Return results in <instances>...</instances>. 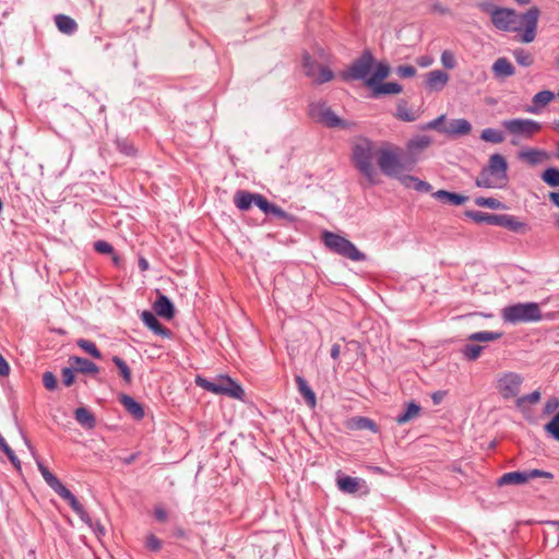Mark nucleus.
Masks as SVG:
<instances>
[{"mask_svg": "<svg viewBox=\"0 0 559 559\" xmlns=\"http://www.w3.org/2000/svg\"><path fill=\"white\" fill-rule=\"evenodd\" d=\"M322 239L326 248L332 252L345 257L352 261L360 262L367 259L366 254L347 238L332 231H323Z\"/></svg>", "mask_w": 559, "mask_h": 559, "instance_id": "0eeeda50", "label": "nucleus"}, {"mask_svg": "<svg viewBox=\"0 0 559 559\" xmlns=\"http://www.w3.org/2000/svg\"><path fill=\"white\" fill-rule=\"evenodd\" d=\"M476 7L490 15L491 23L497 29L518 33L519 40L524 44H530L536 38L540 16L538 7L533 5L524 13H518L512 8L497 7L491 1L478 2Z\"/></svg>", "mask_w": 559, "mask_h": 559, "instance_id": "f03ea898", "label": "nucleus"}, {"mask_svg": "<svg viewBox=\"0 0 559 559\" xmlns=\"http://www.w3.org/2000/svg\"><path fill=\"white\" fill-rule=\"evenodd\" d=\"M154 514L156 520L159 522H165L168 518L166 510L163 508H155Z\"/></svg>", "mask_w": 559, "mask_h": 559, "instance_id": "69168bd1", "label": "nucleus"}, {"mask_svg": "<svg viewBox=\"0 0 559 559\" xmlns=\"http://www.w3.org/2000/svg\"><path fill=\"white\" fill-rule=\"evenodd\" d=\"M513 57L518 64L522 67H531L534 63L533 55L523 48H516L513 50Z\"/></svg>", "mask_w": 559, "mask_h": 559, "instance_id": "58836bf2", "label": "nucleus"}, {"mask_svg": "<svg viewBox=\"0 0 559 559\" xmlns=\"http://www.w3.org/2000/svg\"><path fill=\"white\" fill-rule=\"evenodd\" d=\"M119 402L123 405L126 411L133 416L134 419L141 420L145 416L143 406L128 394H121Z\"/></svg>", "mask_w": 559, "mask_h": 559, "instance_id": "6ab92c4d", "label": "nucleus"}, {"mask_svg": "<svg viewBox=\"0 0 559 559\" xmlns=\"http://www.w3.org/2000/svg\"><path fill=\"white\" fill-rule=\"evenodd\" d=\"M310 116L328 128L347 129L350 122L340 118L325 103L312 104Z\"/></svg>", "mask_w": 559, "mask_h": 559, "instance_id": "1a4fd4ad", "label": "nucleus"}, {"mask_svg": "<svg viewBox=\"0 0 559 559\" xmlns=\"http://www.w3.org/2000/svg\"><path fill=\"white\" fill-rule=\"evenodd\" d=\"M141 320L142 322L152 330L156 335H159L162 337L169 338L171 336V331L164 326L156 318V316L148 311L144 310L141 313Z\"/></svg>", "mask_w": 559, "mask_h": 559, "instance_id": "ddd939ff", "label": "nucleus"}, {"mask_svg": "<svg viewBox=\"0 0 559 559\" xmlns=\"http://www.w3.org/2000/svg\"><path fill=\"white\" fill-rule=\"evenodd\" d=\"M508 169L509 165L506 157L498 153L492 154L487 166L483 167L476 177L475 185L485 189L506 188L509 183Z\"/></svg>", "mask_w": 559, "mask_h": 559, "instance_id": "7ed1b4c3", "label": "nucleus"}, {"mask_svg": "<svg viewBox=\"0 0 559 559\" xmlns=\"http://www.w3.org/2000/svg\"><path fill=\"white\" fill-rule=\"evenodd\" d=\"M146 547L152 551H158L162 548V542L155 535H150L146 538Z\"/></svg>", "mask_w": 559, "mask_h": 559, "instance_id": "e2e57ef3", "label": "nucleus"}, {"mask_svg": "<svg viewBox=\"0 0 559 559\" xmlns=\"http://www.w3.org/2000/svg\"><path fill=\"white\" fill-rule=\"evenodd\" d=\"M484 346L481 345H476V344H466L464 345V347L461 349V353L462 355L468 359V360H476L481 352L484 350Z\"/></svg>", "mask_w": 559, "mask_h": 559, "instance_id": "c03bdc74", "label": "nucleus"}, {"mask_svg": "<svg viewBox=\"0 0 559 559\" xmlns=\"http://www.w3.org/2000/svg\"><path fill=\"white\" fill-rule=\"evenodd\" d=\"M421 407L416 402L412 401L407 403L406 408L403 413L399 414L395 418V421L399 425H404L415 418H417L420 414Z\"/></svg>", "mask_w": 559, "mask_h": 559, "instance_id": "bb28decb", "label": "nucleus"}, {"mask_svg": "<svg viewBox=\"0 0 559 559\" xmlns=\"http://www.w3.org/2000/svg\"><path fill=\"white\" fill-rule=\"evenodd\" d=\"M10 373V366L4 357L0 354V376L7 377Z\"/></svg>", "mask_w": 559, "mask_h": 559, "instance_id": "0e129e2a", "label": "nucleus"}, {"mask_svg": "<svg viewBox=\"0 0 559 559\" xmlns=\"http://www.w3.org/2000/svg\"><path fill=\"white\" fill-rule=\"evenodd\" d=\"M395 71L396 74L403 79L413 78L416 74V68L411 64L399 66Z\"/></svg>", "mask_w": 559, "mask_h": 559, "instance_id": "5fc2aeb1", "label": "nucleus"}, {"mask_svg": "<svg viewBox=\"0 0 559 559\" xmlns=\"http://www.w3.org/2000/svg\"><path fill=\"white\" fill-rule=\"evenodd\" d=\"M347 427L352 430H370L374 433L378 432L377 424L372 419L362 416L353 417L348 421Z\"/></svg>", "mask_w": 559, "mask_h": 559, "instance_id": "a878e982", "label": "nucleus"}, {"mask_svg": "<svg viewBox=\"0 0 559 559\" xmlns=\"http://www.w3.org/2000/svg\"><path fill=\"white\" fill-rule=\"evenodd\" d=\"M55 23L59 32L66 35H73L78 31V23L66 14L55 15Z\"/></svg>", "mask_w": 559, "mask_h": 559, "instance_id": "412c9836", "label": "nucleus"}, {"mask_svg": "<svg viewBox=\"0 0 559 559\" xmlns=\"http://www.w3.org/2000/svg\"><path fill=\"white\" fill-rule=\"evenodd\" d=\"M492 72L496 78H508L515 73L513 64L504 57L498 58L492 64Z\"/></svg>", "mask_w": 559, "mask_h": 559, "instance_id": "4be33fe9", "label": "nucleus"}, {"mask_svg": "<svg viewBox=\"0 0 559 559\" xmlns=\"http://www.w3.org/2000/svg\"><path fill=\"white\" fill-rule=\"evenodd\" d=\"M475 204L481 207H487L491 210H504L506 205L495 198H485L478 197L475 199Z\"/></svg>", "mask_w": 559, "mask_h": 559, "instance_id": "79ce46f5", "label": "nucleus"}, {"mask_svg": "<svg viewBox=\"0 0 559 559\" xmlns=\"http://www.w3.org/2000/svg\"><path fill=\"white\" fill-rule=\"evenodd\" d=\"M43 384L49 391H55L58 388L57 377L51 371L43 373Z\"/></svg>", "mask_w": 559, "mask_h": 559, "instance_id": "8fccbe9b", "label": "nucleus"}, {"mask_svg": "<svg viewBox=\"0 0 559 559\" xmlns=\"http://www.w3.org/2000/svg\"><path fill=\"white\" fill-rule=\"evenodd\" d=\"M519 158L531 166H536L549 160L551 155L540 148H523L519 152Z\"/></svg>", "mask_w": 559, "mask_h": 559, "instance_id": "f8f14e48", "label": "nucleus"}, {"mask_svg": "<svg viewBox=\"0 0 559 559\" xmlns=\"http://www.w3.org/2000/svg\"><path fill=\"white\" fill-rule=\"evenodd\" d=\"M75 369L70 365V367H64L61 370L62 374V382L66 386H71L74 383L75 377H74Z\"/></svg>", "mask_w": 559, "mask_h": 559, "instance_id": "603ef678", "label": "nucleus"}, {"mask_svg": "<svg viewBox=\"0 0 559 559\" xmlns=\"http://www.w3.org/2000/svg\"><path fill=\"white\" fill-rule=\"evenodd\" d=\"M427 129H436L439 132L449 135V136H464L467 135L472 130V124L468 120L461 119H452L447 120L444 115L439 116L438 118L431 120L426 126Z\"/></svg>", "mask_w": 559, "mask_h": 559, "instance_id": "6e6552de", "label": "nucleus"}, {"mask_svg": "<svg viewBox=\"0 0 559 559\" xmlns=\"http://www.w3.org/2000/svg\"><path fill=\"white\" fill-rule=\"evenodd\" d=\"M38 471L40 472L43 478L47 483V485L53 490H58L63 484L60 481V479L52 474L47 466L44 465V463L40 460H36Z\"/></svg>", "mask_w": 559, "mask_h": 559, "instance_id": "473e14b6", "label": "nucleus"}, {"mask_svg": "<svg viewBox=\"0 0 559 559\" xmlns=\"http://www.w3.org/2000/svg\"><path fill=\"white\" fill-rule=\"evenodd\" d=\"M318 67H319V75L316 80V82L318 84H323V83H326V82H330L333 80L334 73L330 68H328L325 66H318Z\"/></svg>", "mask_w": 559, "mask_h": 559, "instance_id": "09e8293b", "label": "nucleus"}, {"mask_svg": "<svg viewBox=\"0 0 559 559\" xmlns=\"http://www.w3.org/2000/svg\"><path fill=\"white\" fill-rule=\"evenodd\" d=\"M465 215L477 224L498 226L499 214H491L481 211H466Z\"/></svg>", "mask_w": 559, "mask_h": 559, "instance_id": "393cba45", "label": "nucleus"}, {"mask_svg": "<svg viewBox=\"0 0 559 559\" xmlns=\"http://www.w3.org/2000/svg\"><path fill=\"white\" fill-rule=\"evenodd\" d=\"M94 249L98 252V253H103V254H112L114 253V247L105 241V240H98L94 243Z\"/></svg>", "mask_w": 559, "mask_h": 559, "instance_id": "bf43d9fd", "label": "nucleus"}, {"mask_svg": "<svg viewBox=\"0 0 559 559\" xmlns=\"http://www.w3.org/2000/svg\"><path fill=\"white\" fill-rule=\"evenodd\" d=\"M555 97L554 92L545 90L536 93L533 97L534 107L530 109L532 112H536L539 108L545 107Z\"/></svg>", "mask_w": 559, "mask_h": 559, "instance_id": "c9c22d12", "label": "nucleus"}, {"mask_svg": "<svg viewBox=\"0 0 559 559\" xmlns=\"http://www.w3.org/2000/svg\"><path fill=\"white\" fill-rule=\"evenodd\" d=\"M441 62L445 69H453L456 64L453 53L449 50L442 52Z\"/></svg>", "mask_w": 559, "mask_h": 559, "instance_id": "052dcab7", "label": "nucleus"}, {"mask_svg": "<svg viewBox=\"0 0 559 559\" xmlns=\"http://www.w3.org/2000/svg\"><path fill=\"white\" fill-rule=\"evenodd\" d=\"M111 360L115 364V366L118 368L122 380L127 384H130L132 382V373H131V369L129 368L127 362L119 356H112Z\"/></svg>", "mask_w": 559, "mask_h": 559, "instance_id": "4c0bfd02", "label": "nucleus"}, {"mask_svg": "<svg viewBox=\"0 0 559 559\" xmlns=\"http://www.w3.org/2000/svg\"><path fill=\"white\" fill-rule=\"evenodd\" d=\"M479 140H503V133L500 130L487 128L481 132Z\"/></svg>", "mask_w": 559, "mask_h": 559, "instance_id": "864d4df0", "label": "nucleus"}, {"mask_svg": "<svg viewBox=\"0 0 559 559\" xmlns=\"http://www.w3.org/2000/svg\"><path fill=\"white\" fill-rule=\"evenodd\" d=\"M254 204L266 215L270 214V209L273 203L269 202V200L262 194L257 193Z\"/></svg>", "mask_w": 559, "mask_h": 559, "instance_id": "4d7b16f0", "label": "nucleus"}, {"mask_svg": "<svg viewBox=\"0 0 559 559\" xmlns=\"http://www.w3.org/2000/svg\"><path fill=\"white\" fill-rule=\"evenodd\" d=\"M296 384L300 392V394L304 396L305 401L310 407H314L317 400L316 394L313 390L309 386L307 380L300 376L296 377Z\"/></svg>", "mask_w": 559, "mask_h": 559, "instance_id": "c756f323", "label": "nucleus"}, {"mask_svg": "<svg viewBox=\"0 0 559 559\" xmlns=\"http://www.w3.org/2000/svg\"><path fill=\"white\" fill-rule=\"evenodd\" d=\"M549 200L559 207V192H550L549 193Z\"/></svg>", "mask_w": 559, "mask_h": 559, "instance_id": "774afa93", "label": "nucleus"}, {"mask_svg": "<svg viewBox=\"0 0 559 559\" xmlns=\"http://www.w3.org/2000/svg\"><path fill=\"white\" fill-rule=\"evenodd\" d=\"M195 383L202 389L214 394L226 395L238 400H243L245 396V391L241 385L228 376L222 374L214 380H209L198 376Z\"/></svg>", "mask_w": 559, "mask_h": 559, "instance_id": "39448f33", "label": "nucleus"}, {"mask_svg": "<svg viewBox=\"0 0 559 559\" xmlns=\"http://www.w3.org/2000/svg\"><path fill=\"white\" fill-rule=\"evenodd\" d=\"M540 177L549 187H559V168L549 167L544 170Z\"/></svg>", "mask_w": 559, "mask_h": 559, "instance_id": "a19ab883", "label": "nucleus"}, {"mask_svg": "<svg viewBox=\"0 0 559 559\" xmlns=\"http://www.w3.org/2000/svg\"><path fill=\"white\" fill-rule=\"evenodd\" d=\"M376 64V58L370 49H365L361 55L354 59L349 67L340 72V78L344 82L366 81L370 79V74Z\"/></svg>", "mask_w": 559, "mask_h": 559, "instance_id": "423d86ee", "label": "nucleus"}, {"mask_svg": "<svg viewBox=\"0 0 559 559\" xmlns=\"http://www.w3.org/2000/svg\"><path fill=\"white\" fill-rule=\"evenodd\" d=\"M371 97L379 98L383 95L400 94L403 86L397 82H380L371 87Z\"/></svg>", "mask_w": 559, "mask_h": 559, "instance_id": "dca6fc26", "label": "nucleus"}, {"mask_svg": "<svg viewBox=\"0 0 559 559\" xmlns=\"http://www.w3.org/2000/svg\"><path fill=\"white\" fill-rule=\"evenodd\" d=\"M338 489L344 493H356L360 488V480L352 476H338L336 479Z\"/></svg>", "mask_w": 559, "mask_h": 559, "instance_id": "cd10ccee", "label": "nucleus"}, {"mask_svg": "<svg viewBox=\"0 0 559 559\" xmlns=\"http://www.w3.org/2000/svg\"><path fill=\"white\" fill-rule=\"evenodd\" d=\"M55 492L64 499L75 513H83V506L64 485L58 488Z\"/></svg>", "mask_w": 559, "mask_h": 559, "instance_id": "f704fd0d", "label": "nucleus"}, {"mask_svg": "<svg viewBox=\"0 0 559 559\" xmlns=\"http://www.w3.org/2000/svg\"><path fill=\"white\" fill-rule=\"evenodd\" d=\"M523 377L516 372L503 373L498 380V391L504 400L518 396Z\"/></svg>", "mask_w": 559, "mask_h": 559, "instance_id": "9b49d317", "label": "nucleus"}, {"mask_svg": "<svg viewBox=\"0 0 559 559\" xmlns=\"http://www.w3.org/2000/svg\"><path fill=\"white\" fill-rule=\"evenodd\" d=\"M539 400H540V392L538 390H536L532 393L520 396L516 400V405H518V407H521L524 403L535 404Z\"/></svg>", "mask_w": 559, "mask_h": 559, "instance_id": "3c124183", "label": "nucleus"}, {"mask_svg": "<svg viewBox=\"0 0 559 559\" xmlns=\"http://www.w3.org/2000/svg\"><path fill=\"white\" fill-rule=\"evenodd\" d=\"M502 335V332L479 331L472 333L467 340L472 342H491L501 338Z\"/></svg>", "mask_w": 559, "mask_h": 559, "instance_id": "e433bc0d", "label": "nucleus"}, {"mask_svg": "<svg viewBox=\"0 0 559 559\" xmlns=\"http://www.w3.org/2000/svg\"><path fill=\"white\" fill-rule=\"evenodd\" d=\"M319 64L317 63V61L310 56L309 52L305 51L302 53V67L305 69V73L307 76H312L313 75V72H314V69L318 67Z\"/></svg>", "mask_w": 559, "mask_h": 559, "instance_id": "a18cd8bd", "label": "nucleus"}, {"mask_svg": "<svg viewBox=\"0 0 559 559\" xmlns=\"http://www.w3.org/2000/svg\"><path fill=\"white\" fill-rule=\"evenodd\" d=\"M341 353V346L338 344H333L331 347L330 355L334 360H337Z\"/></svg>", "mask_w": 559, "mask_h": 559, "instance_id": "338daca9", "label": "nucleus"}, {"mask_svg": "<svg viewBox=\"0 0 559 559\" xmlns=\"http://www.w3.org/2000/svg\"><path fill=\"white\" fill-rule=\"evenodd\" d=\"M68 361L72 367H74L76 372L84 374H96L99 372L98 366L86 358L70 356Z\"/></svg>", "mask_w": 559, "mask_h": 559, "instance_id": "2eb2a0df", "label": "nucleus"}, {"mask_svg": "<svg viewBox=\"0 0 559 559\" xmlns=\"http://www.w3.org/2000/svg\"><path fill=\"white\" fill-rule=\"evenodd\" d=\"M503 126L510 133L524 138H531L542 129V124L539 122L522 118L504 120Z\"/></svg>", "mask_w": 559, "mask_h": 559, "instance_id": "9d476101", "label": "nucleus"}, {"mask_svg": "<svg viewBox=\"0 0 559 559\" xmlns=\"http://www.w3.org/2000/svg\"><path fill=\"white\" fill-rule=\"evenodd\" d=\"M74 418L85 429H93L96 425L95 416L85 407L76 408Z\"/></svg>", "mask_w": 559, "mask_h": 559, "instance_id": "2f4dec72", "label": "nucleus"}, {"mask_svg": "<svg viewBox=\"0 0 559 559\" xmlns=\"http://www.w3.org/2000/svg\"><path fill=\"white\" fill-rule=\"evenodd\" d=\"M430 142H407L400 146L393 142H357L353 147L352 162L369 185L380 183L379 174L400 180L405 173L415 169L417 153Z\"/></svg>", "mask_w": 559, "mask_h": 559, "instance_id": "f257e3e1", "label": "nucleus"}, {"mask_svg": "<svg viewBox=\"0 0 559 559\" xmlns=\"http://www.w3.org/2000/svg\"><path fill=\"white\" fill-rule=\"evenodd\" d=\"M153 309L157 316L171 320L175 317V306L165 295H159L153 304Z\"/></svg>", "mask_w": 559, "mask_h": 559, "instance_id": "4468645a", "label": "nucleus"}, {"mask_svg": "<svg viewBox=\"0 0 559 559\" xmlns=\"http://www.w3.org/2000/svg\"><path fill=\"white\" fill-rule=\"evenodd\" d=\"M116 150L127 156H134L136 154V148L133 145V142H114Z\"/></svg>", "mask_w": 559, "mask_h": 559, "instance_id": "de8ad7c7", "label": "nucleus"}, {"mask_svg": "<svg viewBox=\"0 0 559 559\" xmlns=\"http://www.w3.org/2000/svg\"><path fill=\"white\" fill-rule=\"evenodd\" d=\"M76 345L94 358L99 359L102 357L96 344L90 340L80 338L76 341Z\"/></svg>", "mask_w": 559, "mask_h": 559, "instance_id": "37998d69", "label": "nucleus"}, {"mask_svg": "<svg viewBox=\"0 0 559 559\" xmlns=\"http://www.w3.org/2000/svg\"><path fill=\"white\" fill-rule=\"evenodd\" d=\"M503 322L510 324L538 322L542 320V312L536 302H518L504 307L501 310Z\"/></svg>", "mask_w": 559, "mask_h": 559, "instance_id": "20e7f679", "label": "nucleus"}, {"mask_svg": "<svg viewBox=\"0 0 559 559\" xmlns=\"http://www.w3.org/2000/svg\"><path fill=\"white\" fill-rule=\"evenodd\" d=\"M525 473H526V476H527V481L533 479V478H537V477H544V478H547V479H552L554 478V474H551L550 472H546V471H542V469H537V468L527 469V471H525Z\"/></svg>", "mask_w": 559, "mask_h": 559, "instance_id": "13d9d810", "label": "nucleus"}, {"mask_svg": "<svg viewBox=\"0 0 559 559\" xmlns=\"http://www.w3.org/2000/svg\"><path fill=\"white\" fill-rule=\"evenodd\" d=\"M55 492L64 499L75 513H83V506L64 485L58 488Z\"/></svg>", "mask_w": 559, "mask_h": 559, "instance_id": "72a5a7b5", "label": "nucleus"}, {"mask_svg": "<svg viewBox=\"0 0 559 559\" xmlns=\"http://www.w3.org/2000/svg\"><path fill=\"white\" fill-rule=\"evenodd\" d=\"M498 226L504 227L511 231L519 233L525 229L526 225L513 215L499 214Z\"/></svg>", "mask_w": 559, "mask_h": 559, "instance_id": "7c9ffc66", "label": "nucleus"}, {"mask_svg": "<svg viewBox=\"0 0 559 559\" xmlns=\"http://www.w3.org/2000/svg\"><path fill=\"white\" fill-rule=\"evenodd\" d=\"M395 117L402 121L411 122L416 119L415 115L407 108V102L401 99L396 107Z\"/></svg>", "mask_w": 559, "mask_h": 559, "instance_id": "ea45409f", "label": "nucleus"}, {"mask_svg": "<svg viewBox=\"0 0 559 559\" xmlns=\"http://www.w3.org/2000/svg\"><path fill=\"white\" fill-rule=\"evenodd\" d=\"M557 408H559V399L550 397L545 403L544 413L545 414H551L555 411H557Z\"/></svg>", "mask_w": 559, "mask_h": 559, "instance_id": "680f3d73", "label": "nucleus"}, {"mask_svg": "<svg viewBox=\"0 0 559 559\" xmlns=\"http://www.w3.org/2000/svg\"><path fill=\"white\" fill-rule=\"evenodd\" d=\"M432 197L440 202L449 203L452 205H461L468 199L463 194L450 192L447 190H438L432 194Z\"/></svg>", "mask_w": 559, "mask_h": 559, "instance_id": "b1692460", "label": "nucleus"}, {"mask_svg": "<svg viewBox=\"0 0 559 559\" xmlns=\"http://www.w3.org/2000/svg\"><path fill=\"white\" fill-rule=\"evenodd\" d=\"M270 214L276 216L277 218L286 219L288 222H293L295 219V217L292 214L287 213L286 211H284L282 207L274 203L270 209Z\"/></svg>", "mask_w": 559, "mask_h": 559, "instance_id": "6e6d98bb", "label": "nucleus"}, {"mask_svg": "<svg viewBox=\"0 0 559 559\" xmlns=\"http://www.w3.org/2000/svg\"><path fill=\"white\" fill-rule=\"evenodd\" d=\"M449 81V74L442 70H433L427 73L426 85L431 91H441Z\"/></svg>", "mask_w": 559, "mask_h": 559, "instance_id": "f3484780", "label": "nucleus"}, {"mask_svg": "<svg viewBox=\"0 0 559 559\" xmlns=\"http://www.w3.org/2000/svg\"><path fill=\"white\" fill-rule=\"evenodd\" d=\"M545 430L557 441H559V412L552 419L545 425Z\"/></svg>", "mask_w": 559, "mask_h": 559, "instance_id": "49530a36", "label": "nucleus"}, {"mask_svg": "<svg viewBox=\"0 0 559 559\" xmlns=\"http://www.w3.org/2000/svg\"><path fill=\"white\" fill-rule=\"evenodd\" d=\"M405 188L414 189L421 193H428L431 191L432 187L429 182L419 179L418 177L408 175L405 173L399 180Z\"/></svg>", "mask_w": 559, "mask_h": 559, "instance_id": "a211bd4d", "label": "nucleus"}, {"mask_svg": "<svg viewBox=\"0 0 559 559\" xmlns=\"http://www.w3.org/2000/svg\"><path fill=\"white\" fill-rule=\"evenodd\" d=\"M527 483V476L525 471H515L503 474L498 478L497 485L499 487L507 485H522Z\"/></svg>", "mask_w": 559, "mask_h": 559, "instance_id": "5701e85b", "label": "nucleus"}, {"mask_svg": "<svg viewBox=\"0 0 559 559\" xmlns=\"http://www.w3.org/2000/svg\"><path fill=\"white\" fill-rule=\"evenodd\" d=\"M257 193L239 190L234 197L235 205L241 211H248L254 204Z\"/></svg>", "mask_w": 559, "mask_h": 559, "instance_id": "c85d7f7f", "label": "nucleus"}, {"mask_svg": "<svg viewBox=\"0 0 559 559\" xmlns=\"http://www.w3.org/2000/svg\"><path fill=\"white\" fill-rule=\"evenodd\" d=\"M390 74V67L385 62H376L372 72L370 74V79L366 81V86L371 87L383 80H385Z\"/></svg>", "mask_w": 559, "mask_h": 559, "instance_id": "aec40b11", "label": "nucleus"}]
</instances>
